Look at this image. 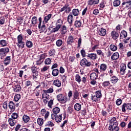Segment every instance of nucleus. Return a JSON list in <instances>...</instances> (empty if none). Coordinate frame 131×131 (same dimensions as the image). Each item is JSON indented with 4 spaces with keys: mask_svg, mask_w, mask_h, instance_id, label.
I'll list each match as a JSON object with an SVG mask.
<instances>
[{
    "mask_svg": "<svg viewBox=\"0 0 131 131\" xmlns=\"http://www.w3.org/2000/svg\"><path fill=\"white\" fill-rule=\"evenodd\" d=\"M80 65L82 67H90L91 65H92V62L88 61L86 58H83L80 61Z\"/></svg>",
    "mask_w": 131,
    "mask_h": 131,
    "instance_id": "nucleus-4",
    "label": "nucleus"
},
{
    "mask_svg": "<svg viewBox=\"0 0 131 131\" xmlns=\"http://www.w3.org/2000/svg\"><path fill=\"white\" fill-rule=\"evenodd\" d=\"M32 24L33 26H35L37 24V17L36 16H33L31 20Z\"/></svg>",
    "mask_w": 131,
    "mask_h": 131,
    "instance_id": "nucleus-27",
    "label": "nucleus"
},
{
    "mask_svg": "<svg viewBox=\"0 0 131 131\" xmlns=\"http://www.w3.org/2000/svg\"><path fill=\"white\" fill-rule=\"evenodd\" d=\"M55 54L56 51H55V50H50L49 51V56H50V57H53L55 56Z\"/></svg>",
    "mask_w": 131,
    "mask_h": 131,
    "instance_id": "nucleus-49",
    "label": "nucleus"
},
{
    "mask_svg": "<svg viewBox=\"0 0 131 131\" xmlns=\"http://www.w3.org/2000/svg\"><path fill=\"white\" fill-rule=\"evenodd\" d=\"M10 52V49H9V48H4L0 49V56L1 59H4V57H5V56H7V54L8 53Z\"/></svg>",
    "mask_w": 131,
    "mask_h": 131,
    "instance_id": "nucleus-2",
    "label": "nucleus"
},
{
    "mask_svg": "<svg viewBox=\"0 0 131 131\" xmlns=\"http://www.w3.org/2000/svg\"><path fill=\"white\" fill-rule=\"evenodd\" d=\"M126 110H128V111H129V110H131V103H126Z\"/></svg>",
    "mask_w": 131,
    "mask_h": 131,
    "instance_id": "nucleus-62",
    "label": "nucleus"
},
{
    "mask_svg": "<svg viewBox=\"0 0 131 131\" xmlns=\"http://www.w3.org/2000/svg\"><path fill=\"white\" fill-rule=\"evenodd\" d=\"M125 108H126V103H124L122 106V112H125L126 111Z\"/></svg>",
    "mask_w": 131,
    "mask_h": 131,
    "instance_id": "nucleus-64",
    "label": "nucleus"
},
{
    "mask_svg": "<svg viewBox=\"0 0 131 131\" xmlns=\"http://www.w3.org/2000/svg\"><path fill=\"white\" fill-rule=\"evenodd\" d=\"M52 63V59L51 58H47L45 59V64L46 65H50Z\"/></svg>",
    "mask_w": 131,
    "mask_h": 131,
    "instance_id": "nucleus-43",
    "label": "nucleus"
},
{
    "mask_svg": "<svg viewBox=\"0 0 131 131\" xmlns=\"http://www.w3.org/2000/svg\"><path fill=\"white\" fill-rule=\"evenodd\" d=\"M21 99V95L20 94H16L14 96V101L18 102Z\"/></svg>",
    "mask_w": 131,
    "mask_h": 131,
    "instance_id": "nucleus-46",
    "label": "nucleus"
},
{
    "mask_svg": "<svg viewBox=\"0 0 131 131\" xmlns=\"http://www.w3.org/2000/svg\"><path fill=\"white\" fill-rule=\"evenodd\" d=\"M31 70L33 74L37 73V68H36V67H32Z\"/></svg>",
    "mask_w": 131,
    "mask_h": 131,
    "instance_id": "nucleus-60",
    "label": "nucleus"
},
{
    "mask_svg": "<svg viewBox=\"0 0 131 131\" xmlns=\"http://www.w3.org/2000/svg\"><path fill=\"white\" fill-rule=\"evenodd\" d=\"M62 45L63 40H62V39H58L56 42V46H57V47H61V46H62Z\"/></svg>",
    "mask_w": 131,
    "mask_h": 131,
    "instance_id": "nucleus-37",
    "label": "nucleus"
},
{
    "mask_svg": "<svg viewBox=\"0 0 131 131\" xmlns=\"http://www.w3.org/2000/svg\"><path fill=\"white\" fill-rule=\"evenodd\" d=\"M91 100L92 102H94L95 103H98L99 102V101H100V99L96 95H92L91 96Z\"/></svg>",
    "mask_w": 131,
    "mask_h": 131,
    "instance_id": "nucleus-23",
    "label": "nucleus"
},
{
    "mask_svg": "<svg viewBox=\"0 0 131 131\" xmlns=\"http://www.w3.org/2000/svg\"><path fill=\"white\" fill-rule=\"evenodd\" d=\"M9 107L11 110H15V104L13 101H10L9 103Z\"/></svg>",
    "mask_w": 131,
    "mask_h": 131,
    "instance_id": "nucleus-36",
    "label": "nucleus"
},
{
    "mask_svg": "<svg viewBox=\"0 0 131 131\" xmlns=\"http://www.w3.org/2000/svg\"><path fill=\"white\" fill-rule=\"evenodd\" d=\"M37 123L39 125H42V124H43V119L42 118H38L37 119Z\"/></svg>",
    "mask_w": 131,
    "mask_h": 131,
    "instance_id": "nucleus-47",
    "label": "nucleus"
},
{
    "mask_svg": "<svg viewBox=\"0 0 131 131\" xmlns=\"http://www.w3.org/2000/svg\"><path fill=\"white\" fill-rule=\"evenodd\" d=\"M106 31L104 28H101L98 31V34L100 36H105L106 35Z\"/></svg>",
    "mask_w": 131,
    "mask_h": 131,
    "instance_id": "nucleus-10",
    "label": "nucleus"
},
{
    "mask_svg": "<svg viewBox=\"0 0 131 131\" xmlns=\"http://www.w3.org/2000/svg\"><path fill=\"white\" fill-rule=\"evenodd\" d=\"M46 57H47V54L46 53H43L39 56V59L41 60L46 59Z\"/></svg>",
    "mask_w": 131,
    "mask_h": 131,
    "instance_id": "nucleus-51",
    "label": "nucleus"
},
{
    "mask_svg": "<svg viewBox=\"0 0 131 131\" xmlns=\"http://www.w3.org/2000/svg\"><path fill=\"white\" fill-rule=\"evenodd\" d=\"M23 120L25 123H27V122L30 120V118L27 115H24L23 117Z\"/></svg>",
    "mask_w": 131,
    "mask_h": 131,
    "instance_id": "nucleus-33",
    "label": "nucleus"
},
{
    "mask_svg": "<svg viewBox=\"0 0 131 131\" xmlns=\"http://www.w3.org/2000/svg\"><path fill=\"white\" fill-rule=\"evenodd\" d=\"M67 32V28L65 26H63L61 28V34H65Z\"/></svg>",
    "mask_w": 131,
    "mask_h": 131,
    "instance_id": "nucleus-39",
    "label": "nucleus"
},
{
    "mask_svg": "<svg viewBox=\"0 0 131 131\" xmlns=\"http://www.w3.org/2000/svg\"><path fill=\"white\" fill-rule=\"evenodd\" d=\"M110 50H111V51H113V52L116 51V50H117V47H116L115 45H111L110 46Z\"/></svg>",
    "mask_w": 131,
    "mask_h": 131,
    "instance_id": "nucleus-48",
    "label": "nucleus"
},
{
    "mask_svg": "<svg viewBox=\"0 0 131 131\" xmlns=\"http://www.w3.org/2000/svg\"><path fill=\"white\" fill-rule=\"evenodd\" d=\"M72 112H73V108L72 107L69 106L68 108V113L69 114H72Z\"/></svg>",
    "mask_w": 131,
    "mask_h": 131,
    "instance_id": "nucleus-59",
    "label": "nucleus"
},
{
    "mask_svg": "<svg viewBox=\"0 0 131 131\" xmlns=\"http://www.w3.org/2000/svg\"><path fill=\"white\" fill-rule=\"evenodd\" d=\"M72 14L74 16H78L79 14V10L77 9H74L72 10Z\"/></svg>",
    "mask_w": 131,
    "mask_h": 131,
    "instance_id": "nucleus-38",
    "label": "nucleus"
},
{
    "mask_svg": "<svg viewBox=\"0 0 131 131\" xmlns=\"http://www.w3.org/2000/svg\"><path fill=\"white\" fill-rule=\"evenodd\" d=\"M59 12L62 13V12H64L67 14H69L71 12V8L69 7V5L65 4L64 6L62 7L60 10Z\"/></svg>",
    "mask_w": 131,
    "mask_h": 131,
    "instance_id": "nucleus-3",
    "label": "nucleus"
},
{
    "mask_svg": "<svg viewBox=\"0 0 131 131\" xmlns=\"http://www.w3.org/2000/svg\"><path fill=\"white\" fill-rule=\"evenodd\" d=\"M55 121L57 122H61V121H62V115H58L56 116V118L55 119Z\"/></svg>",
    "mask_w": 131,
    "mask_h": 131,
    "instance_id": "nucleus-42",
    "label": "nucleus"
},
{
    "mask_svg": "<svg viewBox=\"0 0 131 131\" xmlns=\"http://www.w3.org/2000/svg\"><path fill=\"white\" fill-rule=\"evenodd\" d=\"M86 57H88V58H90L91 60H96L98 57L97 56V54L96 53H90L86 55Z\"/></svg>",
    "mask_w": 131,
    "mask_h": 131,
    "instance_id": "nucleus-11",
    "label": "nucleus"
},
{
    "mask_svg": "<svg viewBox=\"0 0 131 131\" xmlns=\"http://www.w3.org/2000/svg\"><path fill=\"white\" fill-rule=\"evenodd\" d=\"M16 46L18 47V49H23L25 46V42H17L16 43Z\"/></svg>",
    "mask_w": 131,
    "mask_h": 131,
    "instance_id": "nucleus-26",
    "label": "nucleus"
},
{
    "mask_svg": "<svg viewBox=\"0 0 131 131\" xmlns=\"http://www.w3.org/2000/svg\"><path fill=\"white\" fill-rule=\"evenodd\" d=\"M9 123L10 125V126H14L15 124H16V121L13 120L12 118H9L8 120Z\"/></svg>",
    "mask_w": 131,
    "mask_h": 131,
    "instance_id": "nucleus-32",
    "label": "nucleus"
},
{
    "mask_svg": "<svg viewBox=\"0 0 131 131\" xmlns=\"http://www.w3.org/2000/svg\"><path fill=\"white\" fill-rule=\"evenodd\" d=\"M60 28V27H58L57 26H56V27L52 29V32L54 33L57 32V31H58Z\"/></svg>",
    "mask_w": 131,
    "mask_h": 131,
    "instance_id": "nucleus-58",
    "label": "nucleus"
},
{
    "mask_svg": "<svg viewBox=\"0 0 131 131\" xmlns=\"http://www.w3.org/2000/svg\"><path fill=\"white\" fill-rule=\"evenodd\" d=\"M54 92V89L52 88H49L47 90L45 91V93H46L47 94H50L51 93Z\"/></svg>",
    "mask_w": 131,
    "mask_h": 131,
    "instance_id": "nucleus-53",
    "label": "nucleus"
},
{
    "mask_svg": "<svg viewBox=\"0 0 131 131\" xmlns=\"http://www.w3.org/2000/svg\"><path fill=\"white\" fill-rule=\"evenodd\" d=\"M11 117L13 119H17V118H18V114L13 113L12 114Z\"/></svg>",
    "mask_w": 131,
    "mask_h": 131,
    "instance_id": "nucleus-54",
    "label": "nucleus"
},
{
    "mask_svg": "<svg viewBox=\"0 0 131 131\" xmlns=\"http://www.w3.org/2000/svg\"><path fill=\"white\" fill-rule=\"evenodd\" d=\"M74 108L76 111H80L81 110V104H80V103H77L74 105Z\"/></svg>",
    "mask_w": 131,
    "mask_h": 131,
    "instance_id": "nucleus-17",
    "label": "nucleus"
},
{
    "mask_svg": "<svg viewBox=\"0 0 131 131\" xmlns=\"http://www.w3.org/2000/svg\"><path fill=\"white\" fill-rule=\"evenodd\" d=\"M111 81L112 83L115 84L118 81V78L116 76H113L111 78Z\"/></svg>",
    "mask_w": 131,
    "mask_h": 131,
    "instance_id": "nucleus-31",
    "label": "nucleus"
},
{
    "mask_svg": "<svg viewBox=\"0 0 131 131\" xmlns=\"http://www.w3.org/2000/svg\"><path fill=\"white\" fill-rule=\"evenodd\" d=\"M11 63V56H7L6 58H5L4 63L5 66H7V65H9Z\"/></svg>",
    "mask_w": 131,
    "mask_h": 131,
    "instance_id": "nucleus-16",
    "label": "nucleus"
},
{
    "mask_svg": "<svg viewBox=\"0 0 131 131\" xmlns=\"http://www.w3.org/2000/svg\"><path fill=\"white\" fill-rule=\"evenodd\" d=\"M75 80L77 81V82L80 83L81 82V78L80 77V76H79V74H77L75 76Z\"/></svg>",
    "mask_w": 131,
    "mask_h": 131,
    "instance_id": "nucleus-41",
    "label": "nucleus"
},
{
    "mask_svg": "<svg viewBox=\"0 0 131 131\" xmlns=\"http://www.w3.org/2000/svg\"><path fill=\"white\" fill-rule=\"evenodd\" d=\"M21 90H22V88H21V86H20V85H16L13 87L14 92H21Z\"/></svg>",
    "mask_w": 131,
    "mask_h": 131,
    "instance_id": "nucleus-24",
    "label": "nucleus"
},
{
    "mask_svg": "<svg viewBox=\"0 0 131 131\" xmlns=\"http://www.w3.org/2000/svg\"><path fill=\"white\" fill-rule=\"evenodd\" d=\"M74 26L75 27H80V26H81V21H80V20H76L75 21Z\"/></svg>",
    "mask_w": 131,
    "mask_h": 131,
    "instance_id": "nucleus-44",
    "label": "nucleus"
},
{
    "mask_svg": "<svg viewBox=\"0 0 131 131\" xmlns=\"http://www.w3.org/2000/svg\"><path fill=\"white\" fill-rule=\"evenodd\" d=\"M53 85H55V86H57V88H60L61 85H62L61 81L59 79L54 80L53 81Z\"/></svg>",
    "mask_w": 131,
    "mask_h": 131,
    "instance_id": "nucleus-12",
    "label": "nucleus"
},
{
    "mask_svg": "<svg viewBox=\"0 0 131 131\" xmlns=\"http://www.w3.org/2000/svg\"><path fill=\"white\" fill-rule=\"evenodd\" d=\"M120 5V1L116 0L113 2L114 7H118Z\"/></svg>",
    "mask_w": 131,
    "mask_h": 131,
    "instance_id": "nucleus-50",
    "label": "nucleus"
},
{
    "mask_svg": "<svg viewBox=\"0 0 131 131\" xmlns=\"http://www.w3.org/2000/svg\"><path fill=\"white\" fill-rule=\"evenodd\" d=\"M96 53L97 55H99V56H102L103 57H104V53H103V52H102V50H96Z\"/></svg>",
    "mask_w": 131,
    "mask_h": 131,
    "instance_id": "nucleus-52",
    "label": "nucleus"
},
{
    "mask_svg": "<svg viewBox=\"0 0 131 131\" xmlns=\"http://www.w3.org/2000/svg\"><path fill=\"white\" fill-rule=\"evenodd\" d=\"M52 74L53 76H58L59 75V70L57 69L53 70Z\"/></svg>",
    "mask_w": 131,
    "mask_h": 131,
    "instance_id": "nucleus-34",
    "label": "nucleus"
},
{
    "mask_svg": "<svg viewBox=\"0 0 131 131\" xmlns=\"http://www.w3.org/2000/svg\"><path fill=\"white\" fill-rule=\"evenodd\" d=\"M56 99L59 103H60L61 104H65V103H67L68 101V97H67V96L63 94L57 95Z\"/></svg>",
    "mask_w": 131,
    "mask_h": 131,
    "instance_id": "nucleus-1",
    "label": "nucleus"
},
{
    "mask_svg": "<svg viewBox=\"0 0 131 131\" xmlns=\"http://www.w3.org/2000/svg\"><path fill=\"white\" fill-rule=\"evenodd\" d=\"M53 104H54V100L52 99H51L49 102H48V107L49 108H52V106L53 105Z\"/></svg>",
    "mask_w": 131,
    "mask_h": 131,
    "instance_id": "nucleus-56",
    "label": "nucleus"
},
{
    "mask_svg": "<svg viewBox=\"0 0 131 131\" xmlns=\"http://www.w3.org/2000/svg\"><path fill=\"white\" fill-rule=\"evenodd\" d=\"M119 124H116L115 125H109L108 130L111 131H119L120 128L118 126Z\"/></svg>",
    "mask_w": 131,
    "mask_h": 131,
    "instance_id": "nucleus-5",
    "label": "nucleus"
},
{
    "mask_svg": "<svg viewBox=\"0 0 131 131\" xmlns=\"http://www.w3.org/2000/svg\"><path fill=\"white\" fill-rule=\"evenodd\" d=\"M126 36H127V32L124 30L122 31L120 35V38L122 39L125 38Z\"/></svg>",
    "mask_w": 131,
    "mask_h": 131,
    "instance_id": "nucleus-15",
    "label": "nucleus"
},
{
    "mask_svg": "<svg viewBox=\"0 0 131 131\" xmlns=\"http://www.w3.org/2000/svg\"><path fill=\"white\" fill-rule=\"evenodd\" d=\"M17 42H24L23 41V35L20 34L17 36Z\"/></svg>",
    "mask_w": 131,
    "mask_h": 131,
    "instance_id": "nucleus-40",
    "label": "nucleus"
},
{
    "mask_svg": "<svg viewBox=\"0 0 131 131\" xmlns=\"http://www.w3.org/2000/svg\"><path fill=\"white\" fill-rule=\"evenodd\" d=\"M111 36L114 39H117L119 37V34L116 31H112L111 33Z\"/></svg>",
    "mask_w": 131,
    "mask_h": 131,
    "instance_id": "nucleus-7",
    "label": "nucleus"
},
{
    "mask_svg": "<svg viewBox=\"0 0 131 131\" xmlns=\"http://www.w3.org/2000/svg\"><path fill=\"white\" fill-rule=\"evenodd\" d=\"M9 45V41L6 40L2 39L0 40V46L2 47H7Z\"/></svg>",
    "mask_w": 131,
    "mask_h": 131,
    "instance_id": "nucleus-19",
    "label": "nucleus"
},
{
    "mask_svg": "<svg viewBox=\"0 0 131 131\" xmlns=\"http://www.w3.org/2000/svg\"><path fill=\"white\" fill-rule=\"evenodd\" d=\"M76 38L73 37L72 36H69L68 40H67V43L68 45H71L75 41Z\"/></svg>",
    "mask_w": 131,
    "mask_h": 131,
    "instance_id": "nucleus-8",
    "label": "nucleus"
},
{
    "mask_svg": "<svg viewBox=\"0 0 131 131\" xmlns=\"http://www.w3.org/2000/svg\"><path fill=\"white\" fill-rule=\"evenodd\" d=\"M26 46L29 49H31V48H32V47H33V43L30 40H27L26 41Z\"/></svg>",
    "mask_w": 131,
    "mask_h": 131,
    "instance_id": "nucleus-21",
    "label": "nucleus"
},
{
    "mask_svg": "<svg viewBox=\"0 0 131 131\" xmlns=\"http://www.w3.org/2000/svg\"><path fill=\"white\" fill-rule=\"evenodd\" d=\"M48 69H49V67L45 66L43 68L41 69V72H45V71H47Z\"/></svg>",
    "mask_w": 131,
    "mask_h": 131,
    "instance_id": "nucleus-63",
    "label": "nucleus"
},
{
    "mask_svg": "<svg viewBox=\"0 0 131 131\" xmlns=\"http://www.w3.org/2000/svg\"><path fill=\"white\" fill-rule=\"evenodd\" d=\"M80 97L79 96V92L77 90H75L73 95V100L75 101V100H79Z\"/></svg>",
    "mask_w": 131,
    "mask_h": 131,
    "instance_id": "nucleus-6",
    "label": "nucleus"
},
{
    "mask_svg": "<svg viewBox=\"0 0 131 131\" xmlns=\"http://www.w3.org/2000/svg\"><path fill=\"white\" fill-rule=\"evenodd\" d=\"M100 72H105L107 70V65L105 63H102L100 66Z\"/></svg>",
    "mask_w": 131,
    "mask_h": 131,
    "instance_id": "nucleus-13",
    "label": "nucleus"
},
{
    "mask_svg": "<svg viewBox=\"0 0 131 131\" xmlns=\"http://www.w3.org/2000/svg\"><path fill=\"white\" fill-rule=\"evenodd\" d=\"M119 58V54L118 52L114 53L111 56L112 60H117Z\"/></svg>",
    "mask_w": 131,
    "mask_h": 131,
    "instance_id": "nucleus-25",
    "label": "nucleus"
},
{
    "mask_svg": "<svg viewBox=\"0 0 131 131\" xmlns=\"http://www.w3.org/2000/svg\"><path fill=\"white\" fill-rule=\"evenodd\" d=\"M90 78L92 80H96L98 78V74L96 73H92L90 75Z\"/></svg>",
    "mask_w": 131,
    "mask_h": 131,
    "instance_id": "nucleus-22",
    "label": "nucleus"
},
{
    "mask_svg": "<svg viewBox=\"0 0 131 131\" xmlns=\"http://www.w3.org/2000/svg\"><path fill=\"white\" fill-rule=\"evenodd\" d=\"M33 79H34V80H35V81H37V80L39 79V75H38V72L34 73L33 74Z\"/></svg>",
    "mask_w": 131,
    "mask_h": 131,
    "instance_id": "nucleus-29",
    "label": "nucleus"
},
{
    "mask_svg": "<svg viewBox=\"0 0 131 131\" xmlns=\"http://www.w3.org/2000/svg\"><path fill=\"white\" fill-rule=\"evenodd\" d=\"M43 24L41 26H40V27H38L39 29H40V31L41 32H47L48 31V30L47 29V28L46 27V25H45V21L42 22Z\"/></svg>",
    "mask_w": 131,
    "mask_h": 131,
    "instance_id": "nucleus-14",
    "label": "nucleus"
},
{
    "mask_svg": "<svg viewBox=\"0 0 131 131\" xmlns=\"http://www.w3.org/2000/svg\"><path fill=\"white\" fill-rule=\"evenodd\" d=\"M95 96L100 100L101 98H102V93H101V91H98L95 93Z\"/></svg>",
    "mask_w": 131,
    "mask_h": 131,
    "instance_id": "nucleus-45",
    "label": "nucleus"
},
{
    "mask_svg": "<svg viewBox=\"0 0 131 131\" xmlns=\"http://www.w3.org/2000/svg\"><path fill=\"white\" fill-rule=\"evenodd\" d=\"M52 111L54 114H58V113H60V108L56 106L55 107L53 108Z\"/></svg>",
    "mask_w": 131,
    "mask_h": 131,
    "instance_id": "nucleus-35",
    "label": "nucleus"
},
{
    "mask_svg": "<svg viewBox=\"0 0 131 131\" xmlns=\"http://www.w3.org/2000/svg\"><path fill=\"white\" fill-rule=\"evenodd\" d=\"M82 41V39H81V37L79 38L78 40V48H80V46H81Z\"/></svg>",
    "mask_w": 131,
    "mask_h": 131,
    "instance_id": "nucleus-61",
    "label": "nucleus"
},
{
    "mask_svg": "<svg viewBox=\"0 0 131 131\" xmlns=\"http://www.w3.org/2000/svg\"><path fill=\"white\" fill-rule=\"evenodd\" d=\"M115 124H119V123L116 120V117H113L110 120V125H115Z\"/></svg>",
    "mask_w": 131,
    "mask_h": 131,
    "instance_id": "nucleus-9",
    "label": "nucleus"
},
{
    "mask_svg": "<svg viewBox=\"0 0 131 131\" xmlns=\"http://www.w3.org/2000/svg\"><path fill=\"white\" fill-rule=\"evenodd\" d=\"M52 14H49L47 16L44 17V21L43 22H45V23H48L50 19L52 18Z\"/></svg>",
    "mask_w": 131,
    "mask_h": 131,
    "instance_id": "nucleus-20",
    "label": "nucleus"
},
{
    "mask_svg": "<svg viewBox=\"0 0 131 131\" xmlns=\"http://www.w3.org/2000/svg\"><path fill=\"white\" fill-rule=\"evenodd\" d=\"M5 17H1L0 18V25H3V24H5Z\"/></svg>",
    "mask_w": 131,
    "mask_h": 131,
    "instance_id": "nucleus-57",
    "label": "nucleus"
},
{
    "mask_svg": "<svg viewBox=\"0 0 131 131\" xmlns=\"http://www.w3.org/2000/svg\"><path fill=\"white\" fill-rule=\"evenodd\" d=\"M126 70V66L125 64L122 65L120 68V73L122 75H124Z\"/></svg>",
    "mask_w": 131,
    "mask_h": 131,
    "instance_id": "nucleus-18",
    "label": "nucleus"
},
{
    "mask_svg": "<svg viewBox=\"0 0 131 131\" xmlns=\"http://www.w3.org/2000/svg\"><path fill=\"white\" fill-rule=\"evenodd\" d=\"M73 21V15L71 13H70L68 16V21L70 24H72Z\"/></svg>",
    "mask_w": 131,
    "mask_h": 131,
    "instance_id": "nucleus-28",
    "label": "nucleus"
},
{
    "mask_svg": "<svg viewBox=\"0 0 131 131\" xmlns=\"http://www.w3.org/2000/svg\"><path fill=\"white\" fill-rule=\"evenodd\" d=\"M63 25V21L61 19H59L57 20L56 23V26H57L58 27H59V28H61V27Z\"/></svg>",
    "mask_w": 131,
    "mask_h": 131,
    "instance_id": "nucleus-30",
    "label": "nucleus"
},
{
    "mask_svg": "<svg viewBox=\"0 0 131 131\" xmlns=\"http://www.w3.org/2000/svg\"><path fill=\"white\" fill-rule=\"evenodd\" d=\"M121 103H122V100L121 99H118L116 101V103L117 106L121 105Z\"/></svg>",
    "mask_w": 131,
    "mask_h": 131,
    "instance_id": "nucleus-55",
    "label": "nucleus"
}]
</instances>
